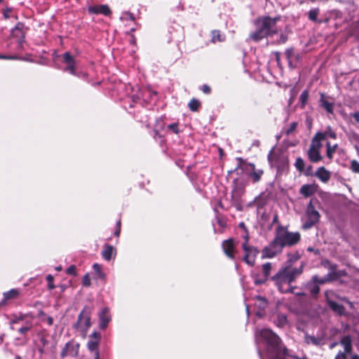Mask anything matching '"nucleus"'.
Masks as SVG:
<instances>
[{
  "label": "nucleus",
  "instance_id": "f257e3e1",
  "mask_svg": "<svg viewBox=\"0 0 359 359\" xmlns=\"http://www.w3.org/2000/svg\"><path fill=\"white\" fill-rule=\"evenodd\" d=\"M279 17L271 18L262 16L254 21L256 30L249 35V39L259 42L264 38L273 37L274 35L280 33V29L277 26Z\"/></svg>",
  "mask_w": 359,
  "mask_h": 359
},
{
  "label": "nucleus",
  "instance_id": "f03ea898",
  "mask_svg": "<svg viewBox=\"0 0 359 359\" xmlns=\"http://www.w3.org/2000/svg\"><path fill=\"white\" fill-rule=\"evenodd\" d=\"M304 266V264H302L298 268H291L287 266L280 269L273 276L272 280L281 293L294 292L296 287L291 286L290 284L302 273Z\"/></svg>",
  "mask_w": 359,
  "mask_h": 359
},
{
  "label": "nucleus",
  "instance_id": "7ed1b4c3",
  "mask_svg": "<svg viewBox=\"0 0 359 359\" xmlns=\"http://www.w3.org/2000/svg\"><path fill=\"white\" fill-rule=\"evenodd\" d=\"M257 342L264 341L266 344V353L270 359H285L280 356L285 354L286 349L282 347L280 339L269 329H262L255 334Z\"/></svg>",
  "mask_w": 359,
  "mask_h": 359
},
{
  "label": "nucleus",
  "instance_id": "20e7f679",
  "mask_svg": "<svg viewBox=\"0 0 359 359\" xmlns=\"http://www.w3.org/2000/svg\"><path fill=\"white\" fill-rule=\"evenodd\" d=\"M275 236L276 240L279 241L283 248L294 245L297 244L301 239V236L299 232H290L287 230V227L283 226H278L276 228Z\"/></svg>",
  "mask_w": 359,
  "mask_h": 359
},
{
  "label": "nucleus",
  "instance_id": "39448f33",
  "mask_svg": "<svg viewBox=\"0 0 359 359\" xmlns=\"http://www.w3.org/2000/svg\"><path fill=\"white\" fill-rule=\"evenodd\" d=\"M90 314V309L87 306L84 307L79 315L77 322L74 325V327L81 333L83 338L86 337L88 330L91 325Z\"/></svg>",
  "mask_w": 359,
  "mask_h": 359
},
{
  "label": "nucleus",
  "instance_id": "423d86ee",
  "mask_svg": "<svg viewBox=\"0 0 359 359\" xmlns=\"http://www.w3.org/2000/svg\"><path fill=\"white\" fill-rule=\"evenodd\" d=\"M238 161V166L236 170L241 168L246 172L247 175L254 183L258 182L264 172L261 169H256L255 164L246 163L241 158H237Z\"/></svg>",
  "mask_w": 359,
  "mask_h": 359
},
{
  "label": "nucleus",
  "instance_id": "0eeeda50",
  "mask_svg": "<svg viewBox=\"0 0 359 359\" xmlns=\"http://www.w3.org/2000/svg\"><path fill=\"white\" fill-rule=\"evenodd\" d=\"M245 242L242 244L243 250L245 252L243 256V261L250 266H252L255 264L257 255L259 251L255 247L248 245V235L246 233L244 236Z\"/></svg>",
  "mask_w": 359,
  "mask_h": 359
},
{
  "label": "nucleus",
  "instance_id": "6e6552de",
  "mask_svg": "<svg viewBox=\"0 0 359 359\" xmlns=\"http://www.w3.org/2000/svg\"><path fill=\"white\" fill-rule=\"evenodd\" d=\"M306 220L302 225V228L304 229H309L319 222L320 214L314 208L311 201H310V203L307 205L306 210Z\"/></svg>",
  "mask_w": 359,
  "mask_h": 359
},
{
  "label": "nucleus",
  "instance_id": "1a4fd4ad",
  "mask_svg": "<svg viewBox=\"0 0 359 359\" xmlns=\"http://www.w3.org/2000/svg\"><path fill=\"white\" fill-rule=\"evenodd\" d=\"M283 249V245L279 242V241L276 240V237L275 236L273 240L270 243V244L266 246L262 250V257L273 258L278 254L280 253Z\"/></svg>",
  "mask_w": 359,
  "mask_h": 359
},
{
  "label": "nucleus",
  "instance_id": "9d476101",
  "mask_svg": "<svg viewBox=\"0 0 359 359\" xmlns=\"http://www.w3.org/2000/svg\"><path fill=\"white\" fill-rule=\"evenodd\" d=\"M285 54L287 60L289 67L290 68L296 67L295 63L300 60L301 55L298 53H295L293 48H287Z\"/></svg>",
  "mask_w": 359,
  "mask_h": 359
},
{
  "label": "nucleus",
  "instance_id": "9b49d317",
  "mask_svg": "<svg viewBox=\"0 0 359 359\" xmlns=\"http://www.w3.org/2000/svg\"><path fill=\"white\" fill-rule=\"evenodd\" d=\"M62 62L66 65L65 70L69 72L71 74L76 75V61L69 52L64 53Z\"/></svg>",
  "mask_w": 359,
  "mask_h": 359
},
{
  "label": "nucleus",
  "instance_id": "f8f14e48",
  "mask_svg": "<svg viewBox=\"0 0 359 359\" xmlns=\"http://www.w3.org/2000/svg\"><path fill=\"white\" fill-rule=\"evenodd\" d=\"M222 249L225 255L231 259H235V245L233 239H228L222 243Z\"/></svg>",
  "mask_w": 359,
  "mask_h": 359
},
{
  "label": "nucleus",
  "instance_id": "ddd939ff",
  "mask_svg": "<svg viewBox=\"0 0 359 359\" xmlns=\"http://www.w3.org/2000/svg\"><path fill=\"white\" fill-rule=\"evenodd\" d=\"M101 339V335L97 332H94L89 336V340L87 346L89 351H98V345Z\"/></svg>",
  "mask_w": 359,
  "mask_h": 359
},
{
  "label": "nucleus",
  "instance_id": "4468645a",
  "mask_svg": "<svg viewBox=\"0 0 359 359\" xmlns=\"http://www.w3.org/2000/svg\"><path fill=\"white\" fill-rule=\"evenodd\" d=\"M88 11L92 14H102L108 16L111 13V11L107 5H95L88 7Z\"/></svg>",
  "mask_w": 359,
  "mask_h": 359
},
{
  "label": "nucleus",
  "instance_id": "2eb2a0df",
  "mask_svg": "<svg viewBox=\"0 0 359 359\" xmlns=\"http://www.w3.org/2000/svg\"><path fill=\"white\" fill-rule=\"evenodd\" d=\"M304 341L307 344H312L314 346H322L325 344V337L323 334L313 336L306 334L304 336Z\"/></svg>",
  "mask_w": 359,
  "mask_h": 359
},
{
  "label": "nucleus",
  "instance_id": "dca6fc26",
  "mask_svg": "<svg viewBox=\"0 0 359 359\" xmlns=\"http://www.w3.org/2000/svg\"><path fill=\"white\" fill-rule=\"evenodd\" d=\"M24 25L21 22H18L14 28L11 30V34L13 37L18 38L19 46L21 47L23 39L25 38V32L23 31Z\"/></svg>",
  "mask_w": 359,
  "mask_h": 359
},
{
  "label": "nucleus",
  "instance_id": "f3484780",
  "mask_svg": "<svg viewBox=\"0 0 359 359\" xmlns=\"http://www.w3.org/2000/svg\"><path fill=\"white\" fill-rule=\"evenodd\" d=\"M99 318L100 327L102 330L105 329L111 320V317L109 314L108 308H104L102 309V311L100 313Z\"/></svg>",
  "mask_w": 359,
  "mask_h": 359
},
{
  "label": "nucleus",
  "instance_id": "a211bd4d",
  "mask_svg": "<svg viewBox=\"0 0 359 359\" xmlns=\"http://www.w3.org/2000/svg\"><path fill=\"white\" fill-rule=\"evenodd\" d=\"M316 177L324 183L327 182L331 177V172L326 170L324 167H320L317 169Z\"/></svg>",
  "mask_w": 359,
  "mask_h": 359
},
{
  "label": "nucleus",
  "instance_id": "6ab92c4d",
  "mask_svg": "<svg viewBox=\"0 0 359 359\" xmlns=\"http://www.w3.org/2000/svg\"><path fill=\"white\" fill-rule=\"evenodd\" d=\"M307 155L310 161L314 163L321 161L323 158L320 151L311 147L307 151Z\"/></svg>",
  "mask_w": 359,
  "mask_h": 359
},
{
  "label": "nucleus",
  "instance_id": "aec40b11",
  "mask_svg": "<svg viewBox=\"0 0 359 359\" xmlns=\"http://www.w3.org/2000/svg\"><path fill=\"white\" fill-rule=\"evenodd\" d=\"M316 135H318L323 141L326 142L329 137L334 140L337 138L336 133L332 130L330 126H327L325 131L318 132Z\"/></svg>",
  "mask_w": 359,
  "mask_h": 359
},
{
  "label": "nucleus",
  "instance_id": "412c9836",
  "mask_svg": "<svg viewBox=\"0 0 359 359\" xmlns=\"http://www.w3.org/2000/svg\"><path fill=\"white\" fill-rule=\"evenodd\" d=\"M340 343L344 346V353L345 354L350 353L352 351V339L349 335L342 337L340 341Z\"/></svg>",
  "mask_w": 359,
  "mask_h": 359
},
{
  "label": "nucleus",
  "instance_id": "4be33fe9",
  "mask_svg": "<svg viewBox=\"0 0 359 359\" xmlns=\"http://www.w3.org/2000/svg\"><path fill=\"white\" fill-rule=\"evenodd\" d=\"M316 189L312 184H304L299 190V193L305 197H309L314 194Z\"/></svg>",
  "mask_w": 359,
  "mask_h": 359
},
{
  "label": "nucleus",
  "instance_id": "5701e85b",
  "mask_svg": "<svg viewBox=\"0 0 359 359\" xmlns=\"http://www.w3.org/2000/svg\"><path fill=\"white\" fill-rule=\"evenodd\" d=\"M114 252V248L112 245H107L102 252V255L105 260L109 261Z\"/></svg>",
  "mask_w": 359,
  "mask_h": 359
},
{
  "label": "nucleus",
  "instance_id": "b1692460",
  "mask_svg": "<svg viewBox=\"0 0 359 359\" xmlns=\"http://www.w3.org/2000/svg\"><path fill=\"white\" fill-rule=\"evenodd\" d=\"M323 140L322 139H320L318 135H315L311 140V143L309 147L320 151L323 147Z\"/></svg>",
  "mask_w": 359,
  "mask_h": 359
},
{
  "label": "nucleus",
  "instance_id": "393cba45",
  "mask_svg": "<svg viewBox=\"0 0 359 359\" xmlns=\"http://www.w3.org/2000/svg\"><path fill=\"white\" fill-rule=\"evenodd\" d=\"M337 147L338 145L337 144L332 145L329 141L326 142V155L330 160L332 159Z\"/></svg>",
  "mask_w": 359,
  "mask_h": 359
},
{
  "label": "nucleus",
  "instance_id": "a878e982",
  "mask_svg": "<svg viewBox=\"0 0 359 359\" xmlns=\"http://www.w3.org/2000/svg\"><path fill=\"white\" fill-rule=\"evenodd\" d=\"M330 307L336 313L339 314H344L345 312V308L340 304H338L333 301H328Z\"/></svg>",
  "mask_w": 359,
  "mask_h": 359
},
{
  "label": "nucleus",
  "instance_id": "bb28decb",
  "mask_svg": "<svg viewBox=\"0 0 359 359\" xmlns=\"http://www.w3.org/2000/svg\"><path fill=\"white\" fill-rule=\"evenodd\" d=\"M320 102L322 107L330 114L333 113L334 104L325 100L324 95L322 94L320 97Z\"/></svg>",
  "mask_w": 359,
  "mask_h": 359
},
{
  "label": "nucleus",
  "instance_id": "cd10ccee",
  "mask_svg": "<svg viewBox=\"0 0 359 359\" xmlns=\"http://www.w3.org/2000/svg\"><path fill=\"white\" fill-rule=\"evenodd\" d=\"M20 294V290L17 289H11L8 292L4 293V301H7L12 299L17 298Z\"/></svg>",
  "mask_w": 359,
  "mask_h": 359
},
{
  "label": "nucleus",
  "instance_id": "c85d7f7f",
  "mask_svg": "<svg viewBox=\"0 0 359 359\" xmlns=\"http://www.w3.org/2000/svg\"><path fill=\"white\" fill-rule=\"evenodd\" d=\"M32 327L33 324L31 321H26L25 325L18 329V332L22 335H26V333L29 331Z\"/></svg>",
  "mask_w": 359,
  "mask_h": 359
},
{
  "label": "nucleus",
  "instance_id": "c756f323",
  "mask_svg": "<svg viewBox=\"0 0 359 359\" xmlns=\"http://www.w3.org/2000/svg\"><path fill=\"white\" fill-rule=\"evenodd\" d=\"M307 287L308 289L309 290V292L311 293V294L313 297H316L319 291H320V287L319 286L314 283L313 282H309L308 284H307Z\"/></svg>",
  "mask_w": 359,
  "mask_h": 359
},
{
  "label": "nucleus",
  "instance_id": "7c9ffc66",
  "mask_svg": "<svg viewBox=\"0 0 359 359\" xmlns=\"http://www.w3.org/2000/svg\"><path fill=\"white\" fill-rule=\"evenodd\" d=\"M225 36L219 31L214 30L212 32V41L213 43L222 42L224 41Z\"/></svg>",
  "mask_w": 359,
  "mask_h": 359
},
{
  "label": "nucleus",
  "instance_id": "2f4dec72",
  "mask_svg": "<svg viewBox=\"0 0 359 359\" xmlns=\"http://www.w3.org/2000/svg\"><path fill=\"white\" fill-rule=\"evenodd\" d=\"M287 34L285 32H280L277 39H274L271 41L273 44H283L287 41Z\"/></svg>",
  "mask_w": 359,
  "mask_h": 359
},
{
  "label": "nucleus",
  "instance_id": "473e14b6",
  "mask_svg": "<svg viewBox=\"0 0 359 359\" xmlns=\"http://www.w3.org/2000/svg\"><path fill=\"white\" fill-rule=\"evenodd\" d=\"M70 346H71V344L69 343H67L66 344L65 348L62 350V353H61L62 357H65V356H66L67 355ZM72 349L75 351L74 355H76L77 353H78V349H79V344H76L75 345L72 344Z\"/></svg>",
  "mask_w": 359,
  "mask_h": 359
},
{
  "label": "nucleus",
  "instance_id": "72a5a7b5",
  "mask_svg": "<svg viewBox=\"0 0 359 359\" xmlns=\"http://www.w3.org/2000/svg\"><path fill=\"white\" fill-rule=\"evenodd\" d=\"M93 270L95 271L96 275H97V278H100V279H104L105 278V274L102 271V266L101 265H100L99 264L97 263H95L93 265Z\"/></svg>",
  "mask_w": 359,
  "mask_h": 359
},
{
  "label": "nucleus",
  "instance_id": "f704fd0d",
  "mask_svg": "<svg viewBox=\"0 0 359 359\" xmlns=\"http://www.w3.org/2000/svg\"><path fill=\"white\" fill-rule=\"evenodd\" d=\"M320 13V9L318 8H313L308 12V18L312 22H317V18Z\"/></svg>",
  "mask_w": 359,
  "mask_h": 359
},
{
  "label": "nucleus",
  "instance_id": "c9c22d12",
  "mask_svg": "<svg viewBox=\"0 0 359 359\" xmlns=\"http://www.w3.org/2000/svg\"><path fill=\"white\" fill-rule=\"evenodd\" d=\"M201 106L200 102L196 99H191L189 103V107L191 111H196Z\"/></svg>",
  "mask_w": 359,
  "mask_h": 359
},
{
  "label": "nucleus",
  "instance_id": "e433bc0d",
  "mask_svg": "<svg viewBox=\"0 0 359 359\" xmlns=\"http://www.w3.org/2000/svg\"><path fill=\"white\" fill-rule=\"evenodd\" d=\"M329 280H330L329 277L320 278L317 275H314L312 277L311 281L318 285V284H324V283H327V281H329Z\"/></svg>",
  "mask_w": 359,
  "mask_h": 359
},
{
  "label": "nucleus",
  "instance_id": "4c0bfd02",
  "mask_svg": "<svg viewBox=\"0 0 359 359\" xmlns=\"http://www.w3.org/2000/svg\"><path fill=\"white\" fill-rule=\"evenodd\" d=\"M271 269V264L269 262L265 263L262 265V270L264 273V276L265 277V280H267L269 276L270 275Z\"/></svg>",
  "mask_w": 359,
  "mask_h": 359
},
{
  "label": "nucleus",
  "instance_id": "58836bf2",
  "mask_svg": "<svg viewBox=\"0 0 359 359\" xmlns=\"http://www.w3.org/2000/svg\"><path fill=\"white\" fill-rule=\"evenodd\" d=\"M294 165L297 170L302 172L304 169V166H305L304 161L302 158L299 157L296 159Z\"/></svg>",
  "mask_w": 359,
  "mask_h": 359
},
{
  "label": "nucleus",
  "instance_id": "ea45409f",
  "mask_svg": "<svg viewBox=\"0 0 359 359\" xmlns=\"http://www.w3.org/2000/svg\"><path fill=\"white\" fill-rule=\"evenodd\" d=\"M287 322V316L284 314H280L277 318V325L279 327L284 326Z\"/></svg>",
  "mask_w": 359,
  "mask_h": 359
},
{
  "label": "nucleus",
  "instance_id": "a19ab883",
  "mask_svg": "<svg viewBox=\"0 0 359 359\" xmlns=\"http://www.w3.org/2000/svg\"><path fill=\"white\" fill-rule=\"evenodd\" d=\"M309 98V92L307 90H304L302 93L299 97V101L301 102L302 107L305 105Z\"/></svg>",
  "mask_w": 359,
  "mask_h": 359
},
{
  "label": "nucleus",
  "instance_id": "79ce46f5",
  "mask_svg": "<svg viewBox=\"0 0 359 359\" xmlns=\"http://www.w3.org/2000/svg\"><path fill=\"white\" fill-rule=\"evenodd\" d=\"M351 169L353 172L359 174V163L355 160H353L351 163Z\"/></svg>",
  "mask_w": 359,
  "mask_h": 359
},
{
  "label": "nucleus",
  "instance_id": "37998d69",
  "mask_svg": "<svg viewBox=\"0 0 359 359\" xmlns=\"http://www.w3.org/2000/svg\"><path fill=\"white\" fill-rule=\"evenodd\" d=\"M121 20H135L133 15L130 12H126L120 18Z\"/></svg>",
  "mask_w": 359,
  "mask_h": 359
},
{
  "label": "nucleus",
  "instance_id": "c03bdc74",
  "mask_svg": "<svg viewBox=\"0 0 359 359\" xmlns=\"http://www.w3.org/2000/svg\"><path fill=\"white\" fill-rule=\"evenodd\" d=\"M46 280L48 283V289L53 290L55 287V285L53 283V276L52 275H48L46 277Z\"/></svg>",
  "mask_w": 359,
  "mask_h": 359
},
{
  "label": "nucleus",
  "instance_id": "a18cd8bd",
  "mask_svg": "<svg viewBox=\"0 0 359 359\" xmlns=\"http://www.w3.org/2000/svg\"><path fill=\"white\" fill-rule=\"evenodd\" d=\"M0 59H4V60H22L21 57H18L17 55H0Z\"/></svg>",
  "mask_w": 359,
  "mask_h": 359
},
{
  "label": "nucleus",
  "instance_id": "49530a36",
  "mask_svg": "<svg viewBox=\"0 0 359 359\" xmlns=\"http://www.w3.org/2000/svg\"><path fill=\"white\" fill-rule=\"evenodd\" d=\"M297 123L296 122H292L290 126H289L288 128H287L286 130V134L287 135H290V133H292V132H294L296 128H297Z\"/></svg>",
  "mask_w": 359,
  "mask_h": 359
},
{
  "label": "nucleus",
  "instance_id": "de8ad7c7",
  "mask_svg": "<svg viewBox=\"0 0 359 359\" xmlns=\"http://www.w3.org/2000/svg\"><path fill=\"white\" fill-rule=\"evenodd\" d=\"M82 283L84 286H90V284H91V282H90V278L88 276V274H86L83 278V280H82Z\"/></svg>",
  "mask_w": 359,
  "mask_h": 359
},
{
  "label": "nucleus",
  "instance_id": "09e8293b",
  "mask_svg": "<svg viewBox=\"0 0 359 359\" xmlns=\"http://www.w3.org/2000/svg\"><path fill=\"white\" fill-rule=\"evenodd\" d=\"M168 128L172 130L175 134L179 133L178 125L177 123H172L168 126Z\"/></svg>",
  "mask_w": 359,
  "mask_h": 359
},
{
  "label": "nucleus",
  "instance_id": "8fccbe9b",
  "mask_svg": "<svg viewBox=\"0 0 359 359\" xmlns=\"http://www.w3.org/2000/svg\"><path fill=\"white\" fill-rule=\"evenodd\" d=\"M67 273L69 274V275H76V268L74 265H72L70 266L67 269Z\"/></svg>",
  "mask_w": 359,
  "mask_h": 359
},
{
  "label": "nucleus",
  "instance_id": "3c124183",
  "mask_svg": "<svg viewBox=\"0 0 359 359\" xmlns=\"http://www.w3.org/2000/svg\"><path fill=\"white\" fill-rule=\"evenodd\" d=\"M288 256L291 257L289 259L290 264L288 265L290 267V265L299 259V256L298 255H294L292 256L290 254H289Z\"/></svg>",
  "mask_w": 359,
  "mask_h": 359
},
{
  "label": "nucleus",
  "instance_id": "603ef678",
  "mask_svg": "<svg viewBox=\"0 0 359 359\" xmlns=\"http://www.w3.org/2000/svg\"><path fill=\"white\" fill-rule=\"evenodd\" d=\"M202 91L205 94H210L211 92V88L208 85H203L202 86Z\"/></svg>",
  "mask_w": 359,
  "mask_h": 359
},
{
  "label": "nucleus",
  "instance_id": "864d4df0",
  "mask_svg": "<svg viewBox=\"0 0 359 359\" xmlns=\"http://www.w3.org/2000/svg\"><path fill=\"white\" fill-rule=\"evenodd\" d=\"M334 359H347V357L344 353L339 351L335 356Z\"/></svg>",
  "mask_w": 359,
  "mask_h": 359
},
{
  "label": "nucleus",
  "instance_id": "5fc2aeb1",
  "mask_svg": "<svg viewBox=\"0 0 359 359\" xmlns=\"http://www.w3.org/2000/svg\"><path fill=\"white\" fill-rule=\"evenodd\" d=\"M23 320H24V316H21L20 317H16L15 319L13 320L12 323L13 324H19Z\"/></svg>",
  "mask_w": 359,
  "mask_h": 359
},
{
  "label": "nucleus",
  "instance_id": "6e6d98bb",
  "mask_svg": "<svg viewBox=\"0 0 359 359\" xmlns=\"http://www.w3.org/2000/svg\"><path fill=\"white\" fill-rule=\"evenodd\" d=\"M274 55H275L276 61L277 64L279 65L280 62V53L277 51V52L274 53Z\"/></svg>",
  "mask_w": 359,
  "mask_h": 359
},
{
  "label": "nucleus",
  "instance_id": "4d7b16f0",
  "mask_svg": "<svg viewBox=\"0 0 359 359\" xmlns=\"http://www.w3.org/2000/svg\"><path fill=\"white\" fill-rule=\"evenodd\" d=\"M266 280H265V278L263 279V280H259V279H256L255 280V283L256 285H260V284H262L264 283Z\"/></svg>",
  "mask_w": 359,
  "mask_h": 359
},
{
  "label": "nucleus",
  "instance_id": "13d9d810",
  "mask_svg": "<svg viewBox=\"0 0 359 359\" xmlns=\"http://www.w3.org/2000/svg\"><path fill=\"white\" fill-rule=\"evenodd\" d=\"M11 12V8H8L6 9L5 11H4V15L5 17L7 18H9V13Z\"/></svg>",
  "mask_w": 359,
  "mask_h": 359
},
{
  "label": "nucleus",
  "instance_id": "bf43d9fd",
  "mask_svg": "<svg viewBox=\"0 0 359 359\" xmlns=\"http://www.w3.org/2000/svg\"><path fill=\"white\" fill-rule=\"evenodd\" d=\"M47 322L49 325H52L53 323V318L50 316L48 317Z\"/></svg>",
  "mask_w": 359,
  "mask_h": 359
},
{
  "label": "nucleus",
  "instance_id": "052dcab7",
  "mask_svg": "<svg viewBox=\"0 0 359 359\" xmlns=\"http://www.w3.org/2000/svg\"><path fill=\"white\" fill-rule=\"evenodd\" d=\"M353 117L356 121L359 122V113H355Z\"/></svg>",
  "mask_w": 359,
  "mask_h": 359
},
{
  "label": "nucleus",
  "instance_id": "680f3d73",
  "mask_svg": "<svg viewBox=\"0 0 359 359\" xmlns=\"http://www.w3.org/2000/svg\"><path fill=\"white\" fill-rule=\"evenodd\" d=\"M121 229L119 228H117L116 230L114 232V235L116 236H118L120 234Z\"/></svg>",
  "mask_w": 359,
  "mask_h": 359
},
{
  "label": "nucleus",
  "instance_id": "e2e57ef3",
  "mask_svg": "<svg viewBox=\"0 0 359 359\" xmlns=\"http://www.w3.org/2000/svg\"><path fill=\"white\" fill-rule=\"evenodd\" d=\"M94 359H100L99 351H96V352H95V358Z\"/></svg>",
  "mask_w": 359,
  "mask_h": 359
},
{
  "label": "nucleus",
  "instance_id": "0e129e2a",
  "mask_svg": "<svg viewBox=\"0 0 359 359\" xmlns=\"http://www.w3.org/2000/svg\"><path fill=\"white\" fill-rule=\"evenodd\" d=\"M351 359H359V355L353 354Z\"/></svg>",
  "mask_w": 359,
  "mask_h": 359
},
{
  "label": "nucleus",
  "instance_id": "69168bd1",
  "mask_svg": "<svg viewBox=\"0 0 359 359\" xmlns=\"http://www.w3.org/2000/svg\"><path fill=\"white\" fill-rule=\"evenodd\" d=\"M293 294H295L296 295H298V296H302V295H304V294L303 292H294Z\"/></svg>",
  "mask_w": 359,
  "mask_h": 359
},
{
  "label": "nucleus",
  "instance_id": "338daca9",
  "mask_svg": "<svg viewBox=\"0 0 359 359\" xmlns=\"http://www.w3.org/2000/svg\"><path fill=\"white\" fill-rule=\"evenodd\" d=\"M116 225H117V228H119L121 227V220H118L117 222H116Z\"/></svg>",
  "mask_w": 359,
  "mask_h": 359
},
{
  "label": "nucleus",
  "instance_id": "774afa93",
  "mask_svg": "<svg viewBox=\"0 0 359 359\" xmlns=\"http://www.w3.org/2000/svg\"><path fill=\"white\" fill-rule=\"evenodd\" d=\"M335 345H336V343H333V344H332L330 345V348H334V347L335 346Z\"/></svg>",
  "mask_w": 359,
  "mask_h": 359
}]
</instances>
